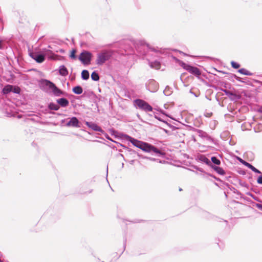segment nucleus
I'll use <instances>...</instances> for the list:
<instances>
[{
  "label": "nucleus",
  "instance_id": "obj_1",
  "mask_svg": "<svg viewBox=\"0 0 262 262\" xmlns=\"http://www.w3.org/2000/svg\"><path fill=\"white\" fill-rule=\"evenodd\" d=\"M124 137L128 141L132 143L133 145L141 149L143 151L146 152H151L152 151L157 154L159 157H164L165 155L164 152L160 150L156 147L149 143L139 141L127 135H124Z\"/></svg>",
  "mask_w": 262,
  "mask_h": 262
},
{
  "label": "nucleus",
  "instance_id": "obj_2",
  "mask_svg": "<svg viewBox=\"0 0 262 262\" xmlns=\"http://www.w3.org/2000/svg\"><path fill=\"white\" fill-rule=\"evenodd\" d=\"M134 106L139 110L144 112H151L152 107L146 101L140 99H136L134 101Z\"/></svg>",
  "mask_w": 262,
  "mask_h": 262
},
{
  "label": "nucleus",
  "instance_id": "obj_3",
  "mask_svg": "<svg viewBox=\"0 0 262 262\" xmlns=\"http://www.w3.org/2000/svg\"><path fill=\"white\" fill-rule=\"evenodd\" d=\"M112 56V52L110 51H104L97 54L96 63L97 65L101 66Z\"/></svg>",
  "mask_w": 262,
  "mask_h": 262
},
{
  "label": "nucleus",
  "instance_id": "obj_4",
  "mask_svg": "<svg viewBox=\"0 0 262 262\" xmlns=\"http://www.w3.org/2000/svg\"><path fill=\"white\" fill-rule=\"evenodd\" d=\"M181 66L183 69L196 76L199 77L201 74L200 70L195 67L192 66L183 61L181 62Z\"/></svg>",
  "mask_w": 262,
  "mask_h": 262
},
{
  "label": "nucleus",
  "instance_id": "obj_5",
  "mask_svg": "<svg viewBox=\"0 0 262 262\" xmlns=\"http://www.w3.org/2000/svg\"><path fill=\"white\" fill-rule=\"evenodd\" d=\"M92 54L88 51H84L79 56V59L84 64H89L91 63Z\"/></svg>",
  "mask_w": 262,
  "mask_h": 262
},
{
  "label": "nucleus",
  "instance_id": "obj_6",
  "mask_svg": "<svg viewBox=\"0 0 262 262\" xmlns=\"http://www.w3.org/2000/svg\"><path fill=\"white\" fill-rule=\"evenodd\" d=\"M53 84V82H51V81L45 79H41L39 81V85L40 88L43 91L48 92L49 90H50L52 85Z\"/></svg>",
  "mask_w": 262,
  "mask_h": 262
},
{
  "label": "nucleus",
  "instance_id": "obj_7",
  "mask_svg": "<svg viewBox=\"0 0 262 262\" xmlns=\"http://www.w3.org/2000/svg\"><path fill=\"white\" fill-rule=\"evenodd\" d=\"M146 88L150 92L154 93L158 91L159 84L155 80L150 79L146 83Z\"/></svg>",
  "mask_w": 262,
  "mask_h": 262
},
{
  "label": "nucleus",
  "instance_id": "obj_8",
  "mask_svg": "<svg viewBox=\"0 0 262 262\" xmlns=\"http://www.w3.org/2000/svg\"><path fill=\"white\" fill-rule=\"evenodd\" d=\"M67 126H72L74 127H80L81 123L76 117H72L70 119V120L66 123Z\"/></svg>",
  "mask_w": 262,
  "mask_h": 262
},
{
  "label": "nucleus",
  "instance_id": "obj_9",
  "mask_svg": "<svg viewBox=\"0 0 262 262\" xmlns=\"http://www.w3.org/2000/svg\"><path fill=\"white\" fill-rule=\"evenodd\" d=\"M237 159L238 160L239 162H241L242 164L250 169L252 171L256 173H261V171L255 168L254 166H253L252 164L250 163L245 161V160H243L240 157H237Z\"/></svg>",
  "mask_w": 262,
  "mask_h": 262
},
{
  "label": "nucleus",
  "instance_id": "obj_10",
  "mask_svg": "<svg viewBox=\"0 0 262 262\" xmlns=\"http://www.w3.org/2000/svg\"><path fill=\"white\" fill-rule=\"evenodd\" d=\"M30 56L37 63H42L45 60V55L42 53H32Z\"/></svg>",
  "mask_w": 262,
  "mask_h": 262
},
{
  "label": "nucleus",
  "instance_id": "obj_11",
  "mask_svg": "<svg viewBox=\"0 0 262 262\" xmlns=\"http://www.w3.org/2000/svg\"><path fill=\"white\" fill-rule=\"evenodd\" d=\"M41 52L45 55V57L46 56L50 60H56L57 58V55L54 54L53 52L49 49L46 48L42 49Z\"/></svg>",
  "mask_w": 262,
  "mask_h": 262
},
{
  "label": "nucleus",
  "instance_id": "obj_12",
  "mask_svg": "<svg viewBox=\"0 0 262 262\" xmlns=\"http://www.w3.org/2000/svg\"><path fill=\"white\" fill-rule=\"evenodd\" d=\"M196 132L200 137L205 139L210 142L212 143L213 142V138L210 136L206 132L200 129H196Z\"/></svg>",
  "mask_w": 262,
  "mask_h": 262
},
{
  "label": "nucleus",
  "instance_id": "obj_13",
  "mask_svg": "<svg viewBox=\"0 0 262 262\" xmlns=\"http://www.w3.org/2000/svg\"><path fill=\"white\" fill-rule=\"evenodd\" d=\"M50 90H52L54 95L56 97H59L66 94V92L57 88L54 83Z\"/></svg>",
  "mask_w": 262,
  "mask_h": 262
},
{
  "label": "nucleus",
  "instance_id": "obj_14",
  "mask_svg": "<svg viewBox=\"0 0 262 262\" xmlns=\"http://www.w3.org/2000/svg\"><path fill=\"white\" fill-rule=\"evenodd\" d=\"M85 124L94 131L99 132L102 134L104 133V131L100 126L94 122L86 121Z\"/></svg>",
  "mask_w": 262,
  "mask_h": 262
},
{
  "label": "nucleus",
  "instance_id": "obj_15",
  "mask_svg": "<svg viewBox=\"0 0 262 262\" xmlns=\"http://www.w3.org/2000/svg\"><path fill=\"white\" fill-rule=\"evenodd\" d=\"M56 102L58 105L62 107H66L69 105V100L65 98H61L56 100Z\"/></svg>",
  "mask_w": 262,
  "mask_h": 262
},
{
  "label": "nucleus",
  "instance_id": "obj_16",
  "mask_svg": "<svg viewBox=\"0 0 262 262\" xmlns=\"http://www.w3.org/2000/svg\"><path fill=\"white\" fill-rule=\"evenodd\" d=\"M198 159L199 161L200 162L204 163L206 164L207 165L209 166L210 167L211 166V165H212V163L210 161L209 159H208L205 155H201L199 156H198Z\"/></svg>",
  "mask_w": 262,
  "mask_h": 262
},
{
  "label": "nucleus",
  "instance_id": "obj_17",
  "mask_svg": "<svg viewBox=\"0 0 262 262\" xmlns=\"http://www.w3.org/2000/svg\"><path fill=\"white\" fill-rule=\"evenodd\" d=\"M210 167L220 175L223 176L225 174V170L222 167L217 166L213 164L211 165V166Z\"/></svg>",
  "mask_w": 262,
  "mask_h": 262
},
{
  "label": "nucleus",
  "instance_id": "obj_18",
  "mask_svg": "<svg viewBox=\"0 0 262 262\" xmlns=\"http://www.w3.org/2000/svg\"><path fill=\"white\" fill-rule=\"evenodd\" d=\"M13 85L10 84L6 85L2 90V92L5 95H7L13 90Z\"/></svg>",
  "mask_w": 262,
  "mask_h": 262
},
{
  "label": "nucleus",
  "instance_id": "obj_19",
  "mask_svg": "<svg viewBox=\"0 0 262 262\" xmlns=\"http://www.w3.org/2000/svg\"><path fill=\"white\" fill-rule=\"evenodd\" d=\"M59 73L62 76H66L68 75V71L67 68L64 66H60L59 68Z\"/></svg>",
  "mask_w": 262,
  "mask_h": 262
},
{
  "label": "nucleus",
  "instance_id": "obj_20",
  "mask_svg": "<svg viewBox=\"0 0 262 262\" xmlns=\"http://www.w3.org/2000/svg\"><path fill=\"white\" fill-rule=\"evenodd\" d=\"M72 91L75 94L80 95L82 93L83 89L81 86L77 85L73 88Z\"/></svg>",
  "mask_w": 262,
  "mask_h": 262
},
{
  "label": "nucleus",
  "instance_id": "obj_21",
  "mask_svg": "<svg viewBox=\"0 0 262 262\" xmlns=\"http://www.w3.org/2000/svg\"><path fill=\"white\" fill-rule=\"evenodd\" d=\"M154 117L157 119V120H158L159 121H161V122H162L164 123H165L169 127V128H172V129H174V127L171 125L170 124L168 123L167 122H166V121L163 120L161 117H160L158 115V114L157 113H154Z\"/></svg>",
  "mask_w": 262,
  "mask_h": 262
},
{
  "label": "nucleus",
  "instance_id": "obj_22",
  "mask_svg": "<svg viewBox=\"0 0 262 262\" xmlns=\"http://www.w3.org/2000/svg\"><path fill=\"white\" fill-rule=\"evenodd\" d=\"M90 78V74L87 70H83L81 72V78L83 80H86Z\"/></svg>",
  "mask_w": 262,
  "mask_h": 262
},
{
  "label": "nucleus",
  "instance_id": "obj_23",
  "mask_svg": "<svg viewBox=\"0 0 262 262\" xmlns=\"http://www.w3.org/2000/svg\"><path fill=\"white\" fill-rule=\"evenodd\" d=\"M48 108L49 110L53 111H58L60 108L58 104H57L53 102H50L48 104Z\"/></svg>",
  "mask_w": 262,
  "mask_h": 262
},
{
  "label": "nucleus",
  "instance_id": "obj_24",
  "mask_svg": "<svg viewBox=\"0 0 262 262\" xmlns=\"http://www.w3.org/2000/svg\"><path fill=\"white\" fill-rule=\"evenodd\" d=\"M91 79L95 81H98L99 80L100 77L98 73L96 71H93L91 75Z\"/></svg>",
  "mask_w": 262,
  "mask_h": 262
},
{
  "label": "nucleus",
  "instance_id": "obj_25",
  "mask_svg": "<svg viewBox=\"0 0 262 262\" xmlns=\"http://www.w3.org/2000/svg\"><path fill=\"white\" fill-rule=\"evenodd\" d=\"M147 47L148 49L152 52H154L155 53H161V49H159L158 47H152V46L149 45V44L147 45Z\"/></svg>",
  "mask_w": 262,
  "mask_h": 262
},
{
  "label": "nucleus",
  "instance_id": "obj_26",
  "mask_svg": "<svg viewBox=\"0 0 262 262\" xmlns=\"http://www.w3.org/2000/svg\"><path fill=\"white\" fill-rule=\"evenodd\" d=\"M238 72L239 73L246 76H252L253 75V73L250 72L249 71L247 70L244 68L240 69L239 70H238Z\"/></svg>",
  "mask_w": 262,
  "mask_h": 262
},
{
  "label": "nucleus",
  "instance_id": "obj_27",
  "mask_svg": "<svg viewBox=\"0 0 262 262\" xmlns=\"http://www.w3.org/2000/svg\"><path fill=\"white\" fill-rule=\"evenodd\" d=\"M211 162L212 163V164H214V165H216V166L220 165L221 163L220 160L215 156L211 157Z\"/></svg>",
  "mask_w": 262,
  "mask_h": 262
},
{
  "label": "nucleus",
  "instance_id": "obj_28",
  "mask_svg": "<svg viewBox=\"0 0 262 262\" xmlns=\"http://www.w3.org/2000/svg\"><path fill=\"white\" fill-rule=\"evenodd\" d=\"M229 97L232 101H237L241 99V96L239 95L233 93V95H230Z\"/></svg>",
  "mask_w": 262,
  "mask_h": 262
},
{
  "label": "nucleus",
  "instance_id": "obj_29",
  "mask_svg": "<svg viewBox=\"0 0 262 262\" xmlns=\"http://www.w3.org/2000/svg\"><path fill=\"white\" fill-rule=\"evenodd\" d=\"M163 93L165 96H170L172 93L171 89L167 86L163 91Z\"/></svg>",
  "mask_w": 262,
  "mask_h": 262
},
{
  "label": "nucleus",
  "instance_id": "obj_30",
  "mask_svg": "<svg viewBox=\"0 0 262 262\" xmlns=\"http://www.w3.org/2000/svg\"><path fill=\"white\" fill-rule=\"evenodd\" d=\"M161 66L160 63L159 61H155L154 62H151L150 67L152 68H155L157 69H160Z\"/></svg>",
  "mask_w": 262,
  "mask_h": 262
},
{
  "label": "nucleus",
  "instance_id": "obj_31",
  "mask_svg": "<svg viewBox=\"0 0 262 262\" xmlns=\"http://www.w3.org/2000/svg\"><path fill=\"white\" fill-rule=\"evenodd\" d=\"M231 67L235 69H237L240 67V64L238 63L235 62L234 61H232L231 62Z\"/></svg>",
  "mask_w": 262,
  "mask_h": 262
},
{
  "label": "nucleus",
  "instance_id": "obj_32",
  "mask_svg": "<svg viewBox=\"0 0 262 262\" xmlns=\"http://www.w3.org/2000/svg\"><path fill=\"white\" fill-rule=\"evenodd\" d=\"M12 92L14 94H19L20 92V89L18 86H13Z\"/></svg>",
  "mask_w": 262,
  "mask_h": 262
},
{
  "label": "nucleus",
  "instance_id": "obj_33",
  "mask_svg": "<svg viewBox=\"0 0 262 262\" xmlns=\"http://www.w3.org/2000/svg\"><path fill=\"white\" fill-rule=\"evenodd\" d=\"M76 51L74 49L72 50V51L71 52V54L70 55V57L72 59H76Z\"/></svg>",
  "mask_w": 262,
  "mask_h": 262
},
{
  "label": "nucleus",
  "instance_id": "obj_34",
  "mask_svg": "<svg viewBox=\"0 0 262 262\" xmlns=\"http://www.w3.org/2000/svg\"><path fill=\"white\" fill-rule=\"evenodd\" d=\"M221 91H222L223 92H224L225 93V94L228 96V97L230 96V95H233V93L228 91V90H225V89H221Z\"/></svg>",
  "mask_w": 262,
  "mask_h": 262
},
{
  "label": "nucleus",
  "instance_id": "obj_35",
  "mask_svg": "<svg viewBox=\"0 0 262 262\" xmlns=\"http://www.w3.org/2000/svg\"><path fill=\"white\" fill-rule=\"evenodd\" d=\"M247 194V195L252 197L254 200L258 201V202H260L257 196H255L254 194H252L251 193L248 192Z\"/></svg>",
  "mask_w": 262,
  "mask_h": 262
},
{
  "label": "nucleus",
  "instance_id": "obj_36",
  "mask_svg": "<svg viewBox=\"0 0 262 262\" xmlns=\"http://www.w3.org/2000/svg\"><path fill=\"white\" fill-rule=\"evenodd\" d=\"M260 175L258 177L257 179V183L258 184H262V172H261V173H260Z\"/></svg>",
  "mask_w": 262,
  "mask_h": 262
},
{
  "label": "nucleus",
  "instance_id": "obj_37",
  "mask_svg": "<svg viewBox=\"0 0 262 262\" xmlns=\"http://www.w3.org/2000/svg\"><path fill=\"white\" fill-rule=\"evenodd\" d=\"M193 167L196 170H198V171H200L201 172L205 173V171H204V170L203 168H200V167H198L197 166H193Z\"/></svg>",
  "mask_w": 262,
  "mask_h": 262
},
{
  "label": "nucleus",
  "instance_id": "obj_38",
  "mask_svg": "<svg viewBox=\"0 0 262 262\" xmlns=\"http://www.w3.org/2000/svg\"><path fill=\"white\" fill-rule=\"evenodd\" d=\"M231 77L232 78H234L235 79H236L237 80H238L239 81L243 82L242 80V78L241 77L237 76V75H236L235 74H232Z\"/></svg>",
  "mask_w": 262,
  "mask_h": 262
},
{
  "label": "nucleus",
  "instance_id": "obj_39",
  "mask_svg": "<svg viewBox=\"0 0 262 262\" xmlns=\"http://www.w3.org/2000/svg\"><path fill=\"white\" fill-rule=\"evenodd\" d=\"M239 184H240L241 186H242L243 187H246V188H248V184L246 183L245 182L240 181L239 182Z\"/></svg>",
  "mask_w": 262,
  "mask_h": 262
},
{
  "label": "nucleus",
  "instance_id": "obj_40",
  "mask_svg": "<svg viewBox=\"0 0 262 262\" xmlns=\"http://www.w3.org/2000/svg\"><path fill=\"white\" fill-rule=\"evenodd\" d=\"M254 206L257 207L258 209L262 211V204H259V203H255L254 204Z\"/></svg>",
  "mask_w": 262,
  "mask_h": 262
},
{
  "label": "nucleus",
  "instance_id": "obj_41",
  "mask_svg": "<svg viewBox=\"0 0 262 262\" xmlns=\"http://www.w3.org/2000/svg\"><path fill=\"white\" fill-rule=\"evenodd\" d=\"M142 158L143 159H148V160H149L150 161H157V160H159L158 159H156L155 158H150V157H143Z\"/></svg>",
  "mask_w": 262,
  "mask_h": 262
},
{
  "label": "nucleus",
  "instance_id": "obj_42",
  "mask_svg": "<svg viewBox=\"0 0 262 262\" xmlns=\"http://www.w3.org/2000/svg\"><path fill=\"white\" fill-rule=\"evenodd\" d=\"M207 174H208V176H210V177H211L213 178L214 179H215L216 180H217V181H220V179L219 178H217L216 177H215V176H213V175H212V174H211L208 173Z\"/></svg>",
  "mask_w": 262,
  "mask_h": 262
},
{
  "label": "nucleus",
  "instance_id": "obj_43",
  "mask_svg": "<svg viewBox=\"0 0 262 262\" xmlns=\"http://www.w3.org/2000/svg\"><path fill=\"white\" fill-rule=\"evenodd\" d=\"M207 174H208V176H210V177H211L213 178L214 179H215L216 180H217V181H220V179L219 178H217L216 177H215V176H213V175H212V174H211L208 173Z\"/></svg>",
  "mask_w": 262,
  "mask_h": 262
},
{
  "label": "nucleus",
  "instance_id": "obj_44",
  "mask_svg": "<svg viewBox=\"0 0 262 262\" xmlns=\"http://www.w3.org/2000/svg\"><path fill=\"white\" fill-rule=\"evenodd\" d=\"M3 40L0 39V50L3 49Z\"/></svg>",
  "mask_w": 262,
  "mask_h": 262
},
{
  "label": "nucleus",
  "instance_id": "obj_45",
  "mask_svg": "<svg viewBox=\"0 0 262 262\" xmlns=\"http://www.w3.org/2000/svg\"><path fill=\"white\" fill-rule=\"evenodd\" d=\"M105 137L107 139L109 140H111L112 141H114L110 137V136L107 135V134H106L105 135Z\"/></svg>",
  "mask_w": 262,
  "mask_h": 262
},
{
  "label": "nucleus",
  "instance_id": "obj_46",
  "mask_svg": "<svg viewBox=\"0 0 262 262\" xmlns=\"http://www.w3.org/2000/svg\"><path fill=\"white\" fill-rule=\"evenodd\" d=\"M190 93L193 94L195 97H198L199 96L198 95L196 94L195 93L192 92L191 90L190 91Z\"/></svg>",
  "mask_w": 262,
  "mask_h": 262
},
{
  "label": "nucleus",
  "instance_id": "obj_47",
  "mask_svg": "<svg viewBox=\"0 0 262 262\" xmlns=\"http://www.w3.org/2000/svg\"><path fill=\"white\" fill-rule=\"evenodd\" d=\"M160 112H161L162 114L165 115H166V116H168V115L165 113V111H163V110H160Z\"/></svg>",
  "mask_w": 262,
  "mask_h": 262
},
{
  "label": "nucleus",
  "instance_id": "obj_48",
  "mask_svg": "<svg viewBox=\"0 0 262 262\" xmlns=\"http://www.w3.org/2000/svg\"><path fill=\"white\" fill-rule=\"evenodd\" d=\"M247 156H249V155H250L251 156H253V153L252 152H249L247 153Z\"/></svg>",
  "mask_w": 262,
  "mask_h": 262
},
{
  "label": "nucleus",
  "instance_id": "obj_49",
  "mask_svg": "<svg viewBox=\"0 0 262 262\" xmlns=\"http://www.w3.org/2000/svg\"><path fill=\"white\" fill-rule=\"evenodd\" d=\"M180 53L181 54H183V55H184L185 56H186V55H187V54H186L184 53V52H182V51H180Z\"/></svg>",
  "mask_w": 262,
  "mask_h": 262
},
{
  "label": "nucleus",
  "instance_id": "obj_50",
  "mask_svg": "<svg viewBox=\"0 0 262 262\" xmlns=\"http://www.w3.org/2000/svg\"><path fill=\"white\" fill-rule=\"evenodd\" d=\"M259 112L262 113V107L259 109Z\"/></svg>",
  "mask_w": 262,
  "mask_h": 262
},
{
  "label": "nucleus",
  "instance_id": "obj_51",
  "mask_svg": "<svg viewBox=\"0 0 262 262\" xmlns=\"http://www.w3.org/2000/svg\"><path fill=\"white\" fill-rule=\"evenodd\" d=\"M119 145H120L121 146H122V147H124V148H126V147H125V146L123 145L122 144H120V143H119Z\"/></svg>",
  "mask_w": 262,
  "mask_h": 262
},
{
  "label": "nucleus",
  "instance_id": "obj_52",
  "mask_svg": "<svg viewBox=\"0 0 262 262\" xmlns=\"http://www.w3.org/2000/svg\"><path fill=\"white\" fill-rule=\"evenodd\" d=\"M111 132L114 133H115V130H114V129H111Z\"/></svg>",
  "mask_w": 262,
  "mask_h": 262
},
{
  "label": "nucleus",
  "instance_id": "obj_53",
  "mask_svg": "<svg viewBox=\"0 0 262 262\" xmlns=\"http://www.w3.org/2000/svg\"><path fill=\"white\" fill-rule=\"evenodd\" d=\"M210 114H207V115H206V116H207V117H210Z\"/></svg>",
  "mask_w": 262,
  "mask_h": 262
},
{
  "label": "nucleus",
  "instance_id": "obj_54",
  "mask_svg": "<svg viewBox=\"0 0 262 262\" xmlns=\"http://www.w3.org/2000/svg\"><path fill=\"white\" fill-rule=\"evenodd\" d=\"M124 163H122V168H123V167H124Z\"/></svg>",
  "mask_w": 262,
  "mask_h": 262
},
{
  "label": "nucleus",
  "instance_id": "obj_55",
  "mask_svg": "<svg viewBox=\"0 0 262 262\" xmlns=\"http://www.w3.org/2000/svg\"><path fill=\"white\" fill-rule=\"evenodd\" d=\"M134 160H132V161H130V163H131V164H133V163H134Z\"/></svg>",
  "mask_w": 262,
  "mask_h": 262
},
{
  "label": "nucleus",
  "instance_id": "obj_56",
  "mask_svg": "<svg viewBox=\"0 0 262 262\" xmlns=\"http://www.w3.org/2000/svg\"><path fill=\"white\" fill-rule=\"evenodd\" d=\"M137 117H138V118H139V119L140 118V116L139 114L137 115Z\"/></svg>",
  "mask_w": 262,
  "mask_h": 262
},
{
  "label": "nucleus",
  "instance_id": "obj_57",
  "mask_svg": "<svg viewBox=\"0 0 262 262\" xmlns=\"http://www.w3.org/2000/svg\"><path fill=\"white\" fill-rule=\"evenodd\" d=\"M164 131L165 133H167V132H168L166 129H164Z\"/></svg>",
  "mask_w": 262,
  "mask_h": 262
},
{
  "label": "nucleus",
  "instance_id": "obj_58",
  "mask_svg": "<svg viewBox=\"0 0 262 262\" xmlns=\"http://www.w3.org/2000/svg\"><path fill=\"white\" fill-rule=\"evenodd\" d=\"M120 155H121L122 157H123V158H124V156H123V155L122 154H121Z\"/></svg>",
  "mask_w": 262,
  "mask_h": 262
},
{
  "label": "nucleus",
  "instance_id": "obj_59",
  "mask_svg": "<svg viewBox=\"0 0 262 262\" xmlns=\"http://www.w3.org/2000/svg\"><path fill=\"white\" fill-rule=\"evenodd\" d=\"M179 190H180V191H182V188H180V189H179Z\"/></svg>",
  "mask_w": 262,
  "mask_h": 262
},
{
  "label": "nucleus",
  "instance_id": "obj_60",
  "mask_svg": "<svg viewBox=\"0 0 262 262\" xmlns=\"http://www.w3.org/2000/svg\"><path fill=\"white\" fill-rule=\"evenodd\" d=\"M48 48H51V46H48Z\"/></svg>",
  "mask_w": 262,
  "mask_h": 262
},
{
  "label": "nucleus",
  "instance_id": "obj_61",
  "mask_svg": "<svg viewBox=\"0 0 262 262\" xmlns=\"http://www.w3.org/2000/svg\"><path fill=\"white\" fill-rule=\"evenodd\" d=\"M0 262H2V261L0 259Z\"/></svg>",
  "mask_w": 262,
  "mask_h": 262
},
{
  "label": "nucleus",
  "instance_id": "obj_62",
  "mask_svg": "<svg viewBox=\"0 0 262 262\" xmlns=\"http://www.w3.org/2000/svg\"><path fill=\"white\" fill-rule=\"evenodd\" d=\"M102 262H104V261H102Z\"/></svg>",
  "mask_w": 262,
  "mask_h": 262
}]
</instances>
